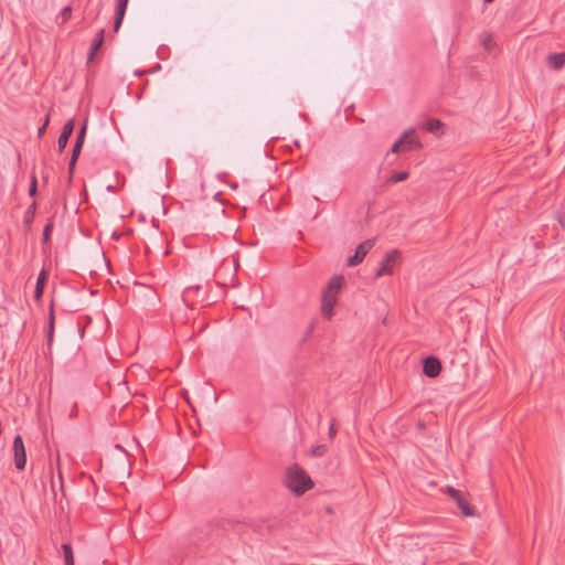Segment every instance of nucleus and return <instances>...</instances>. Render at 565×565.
Instances as JSON below:
<instances>
[{"label": "nucleus", "instance_id": "obj_1", "mask_svg": "<svg viewBox=\"0 0 565 565\" xmlns=\"http://www.w3.org/2000/svg\"><path fill=\"white\" fill-rule=\"evenodd\" d=\"M342 276L332 277L322 292L321 313L326 319H330L333 315V307L338 300V295L342 286Z\"/></svg>", "mask_w": 565, "mask_h": 565}, {"label": "nucleus", "instance_id": "obj_2", "mask_svg": "<svg viewBox=\"0 0 565 565\" xmlns=\"http://www.w3.org/2000/svg\"><path fill=\"white\" fill-rule=\"evenodd\" d=\"M286 486L296 495H301L313 487V482L305 470L295 466L287 470Z\"/></svg>", "mask_w": 565, "mask_h": 565}, {"label": "nucleus", "instance_id": "obj_3", "mask_svg": "<svg viewBox=\"0 0 565 565\" xmlns=\"http://www.w3.org/2000/svg\"><path fill=\"white\" fill-rule=\"evenodd\" d=\"M399 258H401V255H399L398 250L394 249V250L388 252L385 255L381 266L377 268L375 276L381 277L384 275L392 274L393 265L397 264L399 262Z\"/></svg>", "mask_w": 565, "mask_h": 565}, {"label": "nucleus", "instance_id": "obj_4", "mask_svg": "<svg viewBox=\"0 0 565 565\" xmlns=\"http://www.w3.org/2000/svg\"><path fill=\"white\" fill-rule=\"evenodd\" d=\"M13 455H14V466L18 470H22L26 463V454L22 437L17 435L13 439Z\"/></svg>", "mask_w": 565, "mask_h": 565}, {"label": "nucleus", "instance_id": "obj_5", "mask_svg": "<svg viewBox=\"0 0 565 565\" xmlns=\"http://www.w3.org/2000/svg\"><path fill=\"white\" fill-rule=\"evenodd\" d=\"M373 245H374V239H366V241L360 243L356 246L354 255L348 258L347 265L350 267H354V266L359 265L360 263H362V260L367 255V253L373 247Z\"/></svg>", "mask_w": 565, "mask_h": 565}, {"label": "nucleus", "instance_id": "obj_6", "mask_svg": "<svg viewBox=\"0 0 565 565\" xmlns=\"http://www.w3.org/2000/svg\"><path fill=\"white\" fill-rule=\"evenodd\" d=\"M445 493H447L451 499H454L461 510L462 514L466 516H472L473 510L470 508L468 502L462 498V494L459 490L454 487L447 486L445 489Z\"/></svg>", "mask_w": 565, "mask_h": 565}, {"label": "nucleus", "instance_id": "obj_7", "mask_svg": "<svg viewBox=\"0 0 565 565\" xmlns=\"http://www.w3.org/2000/svg\"><path fill=\"white\" fill-rule=\"evenodd\" d=\"M441 370L439 360L435 356H428L424 360L423 372L428 377H436Z\"/></svg>", "mask_w": 565, "mask_h": 565}, {"label": "nucleus", "instance_id": "obj_8", "mask_svg": "<svg viewBox=\"0 0 565 565\" xmlns=\"http://www.w3.org/2000/svg\"><path fill=\"white\" fill-rule=\"evenodd\" d=\"M74 119H70L64 124L62 132L57 139L58 151H63L67 146L68 139L74 131Z\"/></svg>", "mask_w": 565, "mask_h": 565}, {"label": "nucleus", "instance_id": "obj_9", "mask_svg": "<svg viewBox=\"0 0 565 565\" xmlns=\"http://www.w3.org/2000/svg\"><path fill=\"white\" fill-rule=\"evenodd\" d=\"M128 0H117L116 2V18L114 21V31L117 32L125 18Z\"/></svg>", "mask_w": 565, "mask_h": 565}, {"label": "nucleus", "instance_id": "obj_10", "mask_svg": "<svg viewBox=\"0 0 565 565\" xmlns=\"http://www.w3.org/2000/svg\"><path fill=\"white\" fill-rule=\"evenodd\" d=\"M547 64L553 70H558L565 64V52L553 53L547 56Z\"/></svg>", "mask_w": 565, "mask_h": 565}, {"label": "nucleus", "instance_id": "obj_11", "mask_svg": "<svg viewBox=\"0 0 565 565\" xmlns=\"http://www.w3.org/2000/svg\"><path fill=\"white\" fill-rule=\"evenodd\" d=\"M409 130H411V132L408 134L407 138L405 139V141L402 145V152H407L413 149H417V148L422 147L420 142L416 138L413 137L414 130L413 129H409Z\"/></svg>", "mask_w": 565, "mask_h": 565}, {"label": "nucleus", "instance_id": "obj_12", "mask_svg": "<svg viewBox=\"0 0 565 565\" xmlns=\"http://www.w3.org/2000/svg\"><path fill=\"white\" fill-rule=\"evenodd\" d=\"M104 29L99 30L98 33L96 34V38L94 39L92 45H90V53H89V56H88V60H93L94 55L96 54V52L100 49L103 42H104Z\"/></svg>", "mask_w": 565, "mask_h": 565}, {"label": "nucleus", "instance_id": "obj_13", "mask_svg": "<svg viewBox=\"0 0 565 565\" xmlns=\"http://www.w3.org/2000/svg\"><path fill=\"white\" fill-rule=\"evenodd\" d=\"M82 147L83 146L79 142H75V145L73 147L72 157H71V160H70V163H68L70 173H72L74 168H75V163H76L77 158H78V156L81 153Z\"/></svg>", "mask_w": 565, "mask_h": 565}, {"label": "nucleus", "instance_id": "obj_14", "mask_svg": "<svg viewBox=\"0 0 565 565\" xmlns=\"http://www.w3.org/2000/svg\"><path fill=\"white\" fill-rule=\"evenodd\" d=\"M46 280V273L45 270H41L39 274L36 286H35V297L40 298L43 294L44 282Z\"/></svg>", "mask_w": 565, "mask_h": 565}, {"label": "nucleus", "instance_id": "obj_15", "mask_svg": "<svg viewBox=\"0 0 565 565\" xmlns=\"http://www.w3.org/2000/svg\"><path fill=\"white\" fill-rule=\"evenodd\" d=\"M65 565H75L72 546L67 543L62 545Z\"/></svg>", "mask_w": 565, "mask_h": 565}, {"label": "nucleus", "instance_id": "obj_16", "mask_svg": "<svg viewBox=\"0 0 565 565\" xmlns=\"http://www.w3.org/2000/svg\"><path fill=\"white\" fill-rule=\"evenodd\" d=\"M409 132H411V130L404 131V134L401 136V138L393 143V146L391 148V152L396 153V152L402 151V145L405 141V139L407 138Z\"/></svg>", "mask_w": 565, "mask_h": 565}, {"label": "nucleus", "instance_id": "obj_17", "mask_svg": "<svg viewBox=\"0 0 565 565\" xmlns=\"http://www.w3.org/2000/svg\"><path fill=\"white\" fill-rule=\"evenodd\" d=\"M440 128H441V121L438 119H430L425 125V129L433 134H437Z\"/></svg>", "mask_w": 565, "mask_h": 565}, {"label": "nucleus", "instance_id": "obj_18", "mask_svg": "<svg viewBox=\"0 0 565 565\" xmlns=\"http://www.w3.org/2000/svg\"><path fill=\"white\" fill-rule=\"evenodd\" d=\"M408 178V172L406 171H399V172H395L393 173L388 180H387V183H396V182H401V181H404Z\"/></svg>", "mask_w": 565, "mask_h": 565}, {"label": "nucleus", "instance_id": "obj_19", "mask_svg": "<svg viewBox=\"0 0 565 565\" xmlns=\"http://www.w3.org/2000/svg\"><path fill=\"white\" fill-rule=\"evenodd\" d=\"M327 447L324 445H318L311 449V454L315 457H321L326 454Z\"/></svg>", "mask_w": 565, "mask_h": 565}, {"label": "nucleus", "instance_id": "obj_20", "mask_svg": "<svg viewBox=\"0 0 565 565\" xmlns=\"http://www.w3.org/2000/svg\"><path fill=\"white\" fill-rule=\"evenodd\" d=\"M53 332H54V315H53V310H51V313H50V327H49V333H47L49 343L52 342Z\"/></svg>", "mask_w": 565, "mask_h": 565}, {"label": "nucleus", "instance_id": "obj_21", "mask_svg": "<svg viewBox=\"0 0 565 565\" xmlns=\"http://www.w3.org/2000/svg\"><path fill=\"white\" fill-rule=\"evenodd\" d=\"M86 129H87V124L85 122L82 126V128L79 129L78 134H77L76 142H79L82 146H83L84 140H85Z\"/></svg>", "mask_w": 565, "mask_h": 565}, {"label": "nucleus", "instance_id": "obj_22", "mask_svg": "<svg viewBox=\"0 0 565 565\" xmlns=\"http://www.w3.org/2000/svg\"><path fill=\"white\" fill-rule=\"evenodd\" d=\"M482 43H483L484 49L490 52L492 49V45H493L491 35H489V34L486 35Z\"/></svg>", "mask_w": 565, "mask_h": 565}, {"label": "nucleus", "instance_id": "obj_23", "mask_svg": "<svg viewBox=\"0 0 565 565\" xmlns=\"http://www.w3.org/2000/svg\"><path fill=\"white\" fill-rule=\"evenodd\" d=\"M52 230H53V225L52 224L45 225V227L43 230V241L44 242H47L50 239Z\"/></svg>", "mask_w": 565, "mask_h": 565}, {"label": "nucleus", "instance_id": "obj_24", "mask_svg": "<svg viewBox=\"0 0 565 565\" xmlns=\"http://www.w3.org/2000/svg\"><path fill=\"white\" fill-rule=\"evenodd\" d=\"M35 193H36V178L33 175L32 180H31L30 189H29V194L31 196H33V195H35Z\"/></svg>", "mask_w": 565, "mask_h": 565}, {"label": "nucleus", "instance_id": "obj_25", "mask_svg": "<svg viewBox=\"0 0 565 565\" xmlns=\"http://www.w3.org/2000/svg\"><path fill=\"white\" fill-rule=\"evenodd\" d=\"M200 288H201L200 286H192V287L185 288V290L183 292V301L186 300V298L189 297L190 292H192L193 290H199Z\"/></svg>", "mask_w": 565, "mask_h": 565}, {"label": "nucleus", "instance_id": "obj_26", "mask_svg": "<svg viewBox=\"0 0 565 565\" xmlns=\"http://www.w3.org/2000/svg\"><path fill=\"white\" fill-rule=\"evenodd\" d=\"M71 12H72L71 7H65V8L62 10V18H63V21H66L67 19H70V17H71Z\"/></svg>", "mask_w": 565, "mask_h": 565}, {"label": "nucleus", "instance_id": "obj_27", "mask_svg": "<svg viewBox=\"0 0 565 565\" xmlns=\"http://www.w3.org/2000/svg\"><path fill=\"white\" fill-rule=\"evenodd\" d=\"M335 434H337L335 424H334V420H332L329 426V437L333 438L335 436Z\"/></svg>", "mask_w": 565, "mask_h": 565}, {"label": "nucleus", "instance_id": "obj_28", "mask_svg": "<svg viewBox=\"0 0 565 565\" xmlns=\"http://www.w3.org/2000/svg\"><path fill=\"white\" fill-rule=\"evenodd\" d=\"M49 121H50V118H49V116H46L43 125L39 128V131H38L39 136H41L45 131V129L49 125Z\"/></svg>", "mask_w": 565, "mask_h": 565}]
</instances>
